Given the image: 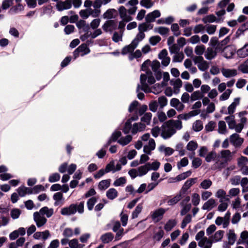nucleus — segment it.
Listing matches in <instances>:
<instances>
[{
  "label": "nucleus",
  "instance_id": "nucleus-1",
  "mask_svg": "<svg viewBox=\"0 0 248 248\" xmlns=\"http://www.w3.org/2000/svg\"><path fill=\"white\" fill-rule=\"evenodd\" d=\"M182 128V122L179 120H169L162 125L161 135L164 139H168L174 135L177 130Z\"/></svg>",
  "mask_w": 248,
  "mask_h": 248
},
{
  "label": "nucleus",
  "instance_id": "nucleus-2",
  "mask_svg": "<svg viewBox=\"0 0 248 248\" xmlns=\"http://www.w3.org/2000/svg\"><path fill=\"white\" fill-rule=\"evenodd\" d=\"M146 76L143 74H141L140 77V85L138 84L137 86V93L139 92L140 89L144 91L145 93H153L155 94H157L161 92L162 87L159 84H155L154 87L150 88L146 83Z\"/></svg>",
  "mask_w": 248,
  "mask_h": 248
},
{
  "label": "nucleus",
  "instance_id": "nucleus-3",
  "mask_svg": "<svg viewBox=\"0 0 248 248\" xmlns=\"http://www.w3.org/2000/svg\"><path fill=\"white\" fill-rule=\"evenodd\" d=\"M102 4L101 0H94L93 1V9H91L92 16L93 17H97L99 16L101 14L100 8Z\"/></svg>",
  "mask_w": 248,
  "mask_h": 248
},
{
  "label": "nucleus",
  "instance_id": "nucleus-4",
  "mask_svg": "<svg viewBox=\"0 0 248 248\" xmlns=\"http://www.w3.org/2000/svg\"><path fill=\"white\" fill-rule=\"evenodd\" d=\"M33 219L38 227L43 226L47 222V219L38 212H35L34 213Z\"/></svg>",
  "mask_w": 248,
  "mask_h": 248
},
{
  "label": "nucleus",
  "instance_id": "nucleus-5",
  "mask_svg": "<svg viewBox=\"0 0 248 248\" xmlns=\"http://www.w3.org/2000/svg\"><path fill=\"white\" fill-rule=\"evenodd\" d=\"M191 173V171L188 170L178 175L176 177H170L168 179V182L169 183H173L181 181L190 176Z\"/></svg>",
  "mask_w": 248,
  "mask_h": 248
},
{
  "label": "nucleus",
  "instance_id": "nucleus-6",
  "mask_svg": "<svg viewBox=\"0 0 248 248\" xmlns=\"http://www.w3.org/2000/svg\"><path fill=\"white\" fill-rule=\"evenodd\" d=\"M159 59L161 60V64L164 66H168L170 61V58L168 56L167 50L164 49L158 54Z\"/></svg>",
  "mask_w": 248,
  "mask_h": 248
},
{
  "label": "nucleus",
  "instance_id": "nucleus-7",
  "mask_svg": "<svg viewBox=\"0 0 248 248\" xmlns=\"http://www.w3.org/2000/svg\"><path fill=\"white\" fill-rule=\"evenodd\" d=\"M215 161V164L212 167V169L214 170H221L226 166L228 163L224 159H222L221 157H219V155H218Z\"/></svg>",
  "mask_w": 248,
  "mask_h": 248
},
{
  "label": "nucleus",
  "instance_id": "nucleus-8",
  "mask_svg": "<svg viewBox=\"0 0 248 248\" xmlns=\"http://www.w3.org/2000/svg\"><path fill=\"white\" fill-rule=\"evenodd\" d=\"M231 143L235 147H239L244 142L243 138L237 133L232 134L230 137Z\"/></svg>",
  "mask_w": 248,
  "mask_h": 248
},
{
  "label": "nucleus",
  "instance_id": "nucleus-9",
  "mask_svg": "<svg viewBox=\"0 0 248 248\" xmlns=\"http://www.w3.org/2000/svg\"><path fill=\"white\" fill-rule=\"evenodd\" d=\"M75 204H71L67 207H63L61 209V214L63 216H71L74 215L76 213V208Z\"/></svg>",
  "mask_w": 248,
  "mask_h": 248
},
{
  "label": "nucleus",
  "instance_id": "nucleus-10",
  "mask_svg": "<svg viewBox=\"0 0 248 248\" xmlns=\"http://www.w3.org/2000/svg\"><path fill=\"white\" fill-rule=\"evenodd\" d=\"M166 211V210L162 208H160L157 210H156L152 215V218L153 220L155 222L159 221L162 219L163 215Z\"/></svg>",
  "mask_w": 248,
  "mask_h": 248
},
{
  "label": "nucleus",
  "instance_id": "nucleus-11",
  "mask_svg": "<svg viewBox=\"0 0 248 248\" xmlns=\"http://www.w3.org/2000/svg\"><path fill=\"white\" fill-rule=\"evenodd\" d=\"M247 114V111H243L239 113V117L240 118V123L237 124V133H240L244 127V124L247 122V118L244 116Z\"/></svg>",
  "mask_w": 248,
  "mask_h": 248
},
{
  "label": "nucleus",
  "instance_id": "nucleus-12",
  "mask_svg": "<svg viewBox=\"0 0 248 248\" xmlns=\"http://www.w3.org/2000/svg\"><path fill=\"white\" fill-rule=\"evenodd\" d=\"M117 23L114 20H110L106 21L103 25L102 28L105 31L112 32L117 29Z\"/></svg>",
  "mask_w": 248,
  "mask_h": 248
},
{
  "label": "nucleus",
  "instance_id": "nucleus-13",
  "mask_svg": "<svg viewBox=\"0 0 248 248\" xmlns=\"http://www.w3.org/2000/svg\"><path fill=\"white\" fill-rule=\"evenodd\" d=\"M222 55L227 59H231L235 53L234 47L232 46L228 45L225 46L223 48Z\"/></svg>",
  "mask_w": 248,
  "mask_h": 248
},
{
  "label": "nucleus",
  "instance_id": "nucleus-14",
  "mask_svg": "<svg viewBox=\"0 0 248 248\" xmlns=\"http://www.w3.org/2000/svg\"><path fill=\"white\" fill-rule=\"evenodd\" d=\"M138 119V117L136 115L131 117L127 120L123 129V131L125 134H127L129 133L130 132H131V129L132 128L131 123L132 121H136Z\"/></svg>",
  "mask_w": 248,
  "mask_h": 248
},
{
  "label": "nucleus",
  "instance_id": "nucleus-15",
  "mask_svg": "<svg viewBox=\"0 0 248 248\" xmlns=\"http://www.w3.org/2000/svg\"><path fill=\"white\" fill-rule=\"evenodd\" d=\"M225 120L228 124L229 128L234 129L237 132V124L236 123L235 117L233 115H230L225 118Z\"/></svg>",
  "mask_w": 248,
  "mask_h": 248
},
{
  "label": "nucleus",
  "instance_id": "nucleus-16",
  "mask_svg": "<svg viewBox=\"0 0 248 248\" xmlns=\"http://www.w3.org/2000/svg\"><path fill=\"white\" fill-rule=\"evenodd\" d=\"M225 120L228 124L229 128L234 129L237 132V124L236 123L235 117L233 115H230L225 118Z\"/></svg>",
  "mask_w": 248,
  "mask_h": 248
},
{
  "label": "nucleus",
  "instance_id": "nucleus-17",
  "mask_svg": "<svg viewBox=\"0 0 248 248\" xmlns=\"http://www.w3.org/2000/svg\"><path fill=\"white\" fill-rule=\"evenodd\" d=\"M155 148V143L154 139L149 140L148 144L143 147V152L147 155H151L152 151L154 150Z\"/></svg>",
  "mask_w": 248,
  "mask_h": 248
},
{
  "label": "nucleus",
  "instance_id": "nucleus-18",
  "mask_svg": "<svg viewBox=\"0 0 248 248\" xmlns=\"http://www.w3.org/2000/svg\"><path fill=\"white\" fill-rule=\"evenodd\" d=\"M81 52L82 56L88 54L90 52V49L86 44H82L79 46L74 52V56L75 58L78 55V53Z\"/></svg>",
  "mask_w": 248,
  "mask_h": 248
},
{
  "label": "nucleus",
  "instance_id": "nucleus-19",
  "mask_svg": "<svg viewBox=\"0 0 248 248\" xmlns=\"http://www.w3.org/2000/svg\"><path fill=\"white\" fill-rule=\"evenodd\" d=\"M160 12L158 10H155L148 14L145 16V20L147 22H152L155 21L156 18L160 17Z\"/></svg>",
  "mask_w": 248,
  "mask_h": 248
},
{
  "label": "nucleus",
  "instance_id": "nucleus-20",
  "mask_svg": "<svg viewBox=\"0 0 248 248\" xmlns=\"http://www.w3.org/2000/svg\"><path fill=\"white\" fill-rule=\"evenodd\" d=\"M197 178H190L186 180L180 192L185 193L193 185L195 184L197 181Z\"/></svg>",
  "mask_w": 248,
  "mask_h": 248
},
{
  "label": "nucleus",
  "instance_id": "nucleus-21",
  "mask_svg": "<svg viewBox=\"0 0 248 248\" xmlns=\"http://www.w3.org/2000/svg\"><path fill=\"white\" fill-rule=\"evenodd\" d=\"M234 152H231L229 150H222L220 152L219 157L224 159L227 162L230 161L232 158Z\"/></svg>",
  "mask_w": 248,
  "mask_h": 248
},
{
  "label": "nucleus",
  "instance_id": "nucleus-22",
  "mask_svg": "<svg viewBox=\"0 0 248 248\" xmlns=\"http://www.w3.org/2000/svg\"><path fill=\"white\" fill-rule=\"evenodd\" d=\"M71 6L72 4L70 1H58L56 4V7L58 10L60 11H62L64 10L69 9L71 7Z\"/></svg>",
  "mask_w": 248,
  "mask_h": 248
},
{
  "label": "nucleus",
  "instance_id": "nucleus-23",
  "mask_svg": "<svg viewBox=\"0 0 248 248\" xmlns=\"http://www.w3.org/2000/svg\"><path fill=\"white\" fill-rule=\"evenodd\" d=\"M53 199L55 201L54 203L55 206L62 205L64 202V198L63 194L60 192L55 193L53 196Z\"/></svg>",
  "mask_w": 248,
  "mask_h": 248
},
{
  "label": "nucleus",
  "instance_id": "nucleus-24",
  "mask_svg": "<svg viewBox=\"0 0 248 248\" xmlns=\"http://www.w3.org/2000/svg\"><path fill=\"white\" fill-rule=\"evenodd\" d=\"M236 53L240 58H245L248 56V43H246L242 47L238 49Z\"/></svg>",
  "mask_w": 248,
  "mask_h": 248
},
{
  "label": "nucleus",
  "instance_id": "nucleus-25",
  "mask_svg": "<svg viewBox=\"0 0 248 248\" xmlns=\"http://www.w3.org/2000/svg\"><path fill=\"white\" fill-rule=\"evenodd\" d=\"M217 53L214 47H209L205 51L204 56L206 59L211 60L217 56Z\"/></svg>",
  "mask_w": 248,
  "mask_h": 248
},
{
  "label": "nucleus",
  "instance_id": "nucleus-26",
  "mask_svg": "<svg viewBox=\"0 0 248 248\" xmlns=\"http://www.w3.org/2000/svg\"><path fill=\"white\" fill-rule=\"evenodd\" d=\"M136 44L137 42L136 41H132L130 45L124 46L123 48L122 54L123 55H125L128 53H132L138 46Z\"/></svg>",
  "mask_w": 248,
  "mask_h": 248
},
{
  "label": "nucleus",
  "instance_id": "nucleus-27",
  "mask_svg": "<svg viewBox=\"0 0 248 248\" xmlns=\"http://www.w3.org/2000/svg\"><path fill=\"white\" fill-rule=\"evenodd\" d=\"M170 104L171 107L175 108L179 111H182L185 108L184 105L179 99L175 98L171 99Z\"/></svg>",
  "mask_w": 248,
  "mask_h": 248
},
{
  "label": "nucleus",
  "instance_id": "nucleus-28",
  "mask_svg": "<svg viewBox=\"0 0 248 248\" xmlns=\"http://www.w3.org/2000/svg\"><path fill=\"white\" fill-rule=\"evenodd\" d=\"M119 11L120 16L124 21L128 22L132 19V17L127 14V10L124 6H121L119 9Z\"/></svg>",
  "mask_w": 248,
  "mask_h": 248
},
{
  "label": "nucleus",
  "instance_id": "nucleus-29",
  "mask_svg": "<svg viewBox=\"0 0 248 248\" xmlns=\"http://www.w3.org/2000/svg\"><path fill=\"white\" fill-rule=\"evenodd\" d=\"M146 127V124L141 123H134L131 129V133L135 135L138 132L143 131Z\"/></svg>",
  "mask_w": 248,
  "mask_h": 248
},
{
  "label": "nucleus",
  "instance_id": "nucleus-30",
  "mask_svg": "<svg viewBox=\"0 0 248 248\" xmlns=\"http://www.w3.org/2000/svg\"><path fill=\"white\" fill-rule=\"evenodd\" d=\"M216 206V202L215 199L211 198L206 201L202 205V209L210 211Z\"/></svg>",
  "mask_w": 248,
  "mask_h": 248
},
{
  "label": "nucleus",
  "instance_id": "nucleus-31",
  "mask_svg": "<svg viewBox=\"0 0 248 248\" xmlns=\"http://www.w3.org/2000/svg\"><path fill=\"white\" fill-rule=\"evenodd\" d=\"M120 228V223L119 221L115 222L113 225V231L115 232H117L116 235V238L117 240H119V237H121L123 234L124 229Z\"/></svg>",
  "mask_w": 248,
  "mask_h": 248
},
{
  "label": "nucleus",
  "instance_id": "nucleus-32",
  "mask_svg": "<svg viewBox=\"0 0 248 248\" xmlns=\"http://www.w3.org/2000/svg\"><path fill=\"white\" fill-rule=\"evenodd\" d=\"M170 84L173 86V92L175 94L179 93L180 88L182 86V81L180 78H177L174 80H171Z\"/></svg>",
  "mask_w": 248,
  "mask_h": 248
},
{
  "label": "nucleus",
  "instance_id": "nucleus-33",
  "mask_svg": "<svg viewBox=\"0 0 248 248\" xmlns=\"http://www.w3.org/2000/svg\"><path fill=\"white\" fill-rule=\"evenodd\" d=\"M42 216H44L45 215L47 217H50L54 214V209L53 208H49L47 206H45L41 208L39 212Z\"/></svg>",
  "mask_w": 248,
  "mask_h": 248
},
{
  "label": "nucleus",
  "instance_id": "nucleus-34",
  "mask_svg": "<svg viewBox=\"0 0 248 248\" xmlns=\"http://www.w3.org/2000/svg\"><path fill=\"white\" fill-rule=\"evenodd\" d=\"M240 98H235L233 102L228 107V112L225 114H228L230 115H232V114L234 112L236 107L239 104Z\"/></svg>",
  "mask_w": 248,
  "mask_h": 248
},
{
  "label": "nucleus",
  "instance_id": "nucleus-35",
  "mask_svg": "<svg viewBox=\"0 0 248 248\" xmlns=\"http://www.w3.org/2000/svg\"><path fill=\"white\" fill-rule=\"evenodd\" d=\"M212 242L207 237H204L199 241L198 246L201 248H211Z\"/></svg>",
  "mask_w": 248,
  "mask_h": 248
},
{
  "label": "nucleus",
  "instance_id": "nucleus-36",
  "mask_svg": "<svg viewBox=\"0 0 248 248\" xmlns=\"http://www.w3.org/2000/svg\"><path fill=\"white\" fill-rule=\"evenodd\" d=\"M158 150L161 153H163L166 156H170L172 155L174 150L169 147H166L163 145H160L158 148Z\"/></svg>",
  "mask_w": 248,
  "mask_h": 248
},
{
  "label": "nucleus",
  "instance_id": "nucleus-37",
  "mask_svg": "<svg viewBox=\"0 0 248 248\" xmlns=\"http://www.w3.org/2000/svg\"><path fill=\"white\" fill-rule=\"evenodd\" d=\"M221 72L226 78L234 77L237 75V71L235 69H222Z\"/></svg>",
  "mask_w": 248,
  "mask_h": 248
},
{
  "label": "nucleus",
  "instance_id": "nucleus-38",
  "mask_svg": "<svg viewBox=\"0 0 248 248\" xmlns=\"http://www.w3.org/2000/svg\"><path fill=\"white\" fill-rule=\"evenodd\" d=\"M153 28V25L151 24L150 22L146 21L145 23H143L139 24L138 29L139 31L142 32L146 31L148 30L152 29Z\"/></svg>",
  "mask_w": 248,
  "mask_h": 248
},
{
  "label": "nucleus",
  "instance_id": "nucleus-39",
  "mask_svg": "<svg viewBox=\"0 0 248 248\" xmlns=\"http://www.w3.org/2000/svg\"><path fill=\"white\" fill-rule=\"evenodd\" d=\"M111 180L106 179L101 181L98 185V188L100 190H104L107 189L110 185Z\"/></svg>",
  "mask_w": 248,
  "mask_h": 248
},
{
  "label": "nucleus",
  "instance_id": "nucleus-40",
  "mask_svg": "<svg viewBox=\"0 0 248 248\" xmlns=\"http://www.w3.org/2000/svg\"><path fill=\"white\" fill-rule=\"evenodd\" d=\"M132 140V137L130 135H128L125 137H121L119 140H117V142L120 144L124 146L127 145L129 143H130Z\"/></svg>",
  "mask_w": 248,
  "mask_h": 248
},
{
  "label": "nucleus",
  "instance_id": "nucleus-41",
  "mask_svg": "<svg viewBox=\"0 0 248 248\" xmlns=\"http://www.w3.org/2000/svg\"><path fill=\"white\" fill-rule=\"evenodd\" d=\"M198 147V145L197 142L191 140L186 145V149L187 150L189 151H191L193 152L192 156L195 155L194 151L197 149Z\"/></svg>",
  "mask_w": 248,
  "mask_h": 248
},
{
  "label": "nucleus",
  "instance_id": "nucleus-42",
  "mask_svg": "<svg viewBox=\"0 0 248 248\" xmlns=\"http://www.w3.org/2000/svg\"><path fill=\"white\" fill-rule=\"evenodd\" d=\"M106 196L108 199L112 200L118 196V192L115 188H111L107 191Z\"/></svg>",
  "mask_w": 248,
  "mask_h": 248
},
{
  "label": "nucleus",
  "instance_id": "nucleus-43",
  "mask_svg": "<svg viewBox=\"0 0 248 248\" xmlns=\"http://www.w3.org/2000/svg\"><path fill=\"white\" fill-rule=\"evenodd\" d=\"M137 170L138 172L139 176L142 177L147 173V172L149 171V169L148 168L147 164H145L144 165L139 167L137 169Z\"/></svg>",
  "mask_w": 248,
  "mask_h": 248
},
{
  "label": "nucleus",
  "instance_id": "nucleus-44",
  "mask_svg": "<svg viewBox=\"0 0 248 248\" xmlns=\"http://www.w3.org/2000/svg\"><path fill=\"white\" fill-rule=\"evenodd\" d=\"M100 239L103 243H108L113 240V235L110 232L106 233L101 236Z\"/></svg>",
  "mask_w": 248,
  "mask_h": 248
},
{
  "label": "nucleus",
  "instance_id": "nucleus-45",
  "mask_svg": "<svg viewBox=\"0 0 248 248\" xmlns=\"http://www.w3.org/2000/svg\"><path fill=\"white\" fill-rule=\"evenodd\" d=\"M212 182L209 179H204L200 184L199 187L203 189H209L212 185Z\"/></svg>",
  "mask_w": 248,
  "mask_h": 248
},
{
  "label": "nucleus",
  "instance_id": "nucleus-46",
  "mask_svg": "<svg viewBox=\"0 0 248 248\" xmlns=\"http://www.w3.org/2000/svg\"><path fill=\"white\" fill-rule=\"evenodd\" d=\"M17 191L19 195L21 197H23L27 194H31V188L25 186L19 187Z\"/></svg>",
  "mask_w": 248,
  "mask_h": 248
},
{
  "label": "nucleus",
  "instance_id": "nucleus-47",
  "mask_svg": "<svg viewBox=\"0 0 248 248\" xmlns=\"http://www.w3.org/2000/svg\"><path fill=\"white\" fill-rule=\"evenodd\" d=\"M217 155L215 151H212L208 153L205 156V161L207 162H210L213 160H216Z\"/></svg>",
  "mask_w": 248,
  "mask_h": 248
},
{
  "label": "nucleus",
  "instance_id": "nucleus-48",
  "mask_svg": "<svg viewBox=\"0 0 248 248\" xmlns=\"http://www.w3.org/2000/svg\"><path fill=\"white\" fill-rule=\"evenodd\" d=\"M176 225V221L174 219H170L165 224L164 229L169 232Z\"/></svg>",
  "mask_w": 248,
  "mask_h": 248
},
{
  "label": "nucleus",
  "instance_id": "nucleus-49",
  "mask_svg": "<svg viewBox=\"0 0 248 248\" xmlns=\"http://www.w3.org/2000/svg\"><path fill=\"white\" fill-rule=\"evenodd\" d=\"M182 198V193L177 194L173 198H171L168 201V204L169 205H173L177 203Z\"/></svg>",
  "mask_w": 248,
  "mask_h": 248
},
{
  "label": "nucleus",
  "instance_id": "nucleus-50",
  "mask_svg": "<svg viewBox=\"0 0 248 248\" xmlns=\"http://www.w3.org/2000/svg\"><path fill=\"white\" fill-rule=\"evenodd\" d=\"M240 238L242 241L241 243L245 244L246 248H248V232L246 231L242 232Z\"/></svg>",
  "mask_w": 248,
  "mask_h": 248
},
{
  "label": "nucleus",
  "instance_id": "nucleus-51",
  "mask_svg": "<svg viewBox=\"0 0 248 248\" xmlns=\"http://www.w3.org/2000/svg\"><path fill=\"white\" fill-rule=\"evenodd\" d=\"M146 164L149 169V170H153L156 171L159 169L160 166V163L156 160L152 163H147Z\"/></svg>",
  "mask_w": 248,
  "mask_h": 248
},
{
  "label": "nucleus",
  "instance_id": "nucleus-52",
  "mask_svg": "<svg viewBox=\"0 0 248 248\" xmlns=\"http://www.w3.org/2000/svg\"><path fill=\"white\" fill-rule=\"evenodd\" d=\"M226 193L222 189H218L215 194V196L222 200H227L229 201V199L225 197Z\"/></svg>",
  "mask_w": 248,
  "mask_h": 248
},
{
  "label": "nucleus",
  "instance_id": "nucleus-53",
  "mask_svg": "<svg viewBox=\"0 0 248 248\" xmlns=\"http://www.w3.org/2000/svg\"><path fill=\"white\" fill-rule=\"evenodd\" d=\"M224 233V231L221 230L216 232L213 236V241L214 242H218L220 241L223 236Z\"/></svg>",
  "mask_w": 248,
  "mask_h": 248
},
{
  "label": "nucleus",
  "instance_id": "nucleus-54",
  "mask_svg": "<svg viewBox=\"0 0 248 248\" xmlns=\"http://www.w3.org/2000/svg\"><path fill=\"white\" fill-rule=\"evenodd\" d=\"M97 202V198L95 197H93L91 198H90L87 202V205L88 209L89 211H91L93 209V206L95 204V203Z\"/></svg>",
  "mask_w": 248,
  "mask_h": 248
},
{
  "label": "nucleus",
  "instance_id": "nucleus-55",
  "mask_svg": "<svg viewBox=\"0 0 248 248\" xmlns=\"http://www.w3.org/2000/svg\"><path fill=\"white\" fill-rule=\"evenodd\" d=\"M194 51L197 55L201 56L205 52V46L203 45H197L195 47Z\"/></svg>",
  "mask_w": 248,
  "mask_h": 248
},
{
  "label": "nucleus",
  "instance_id": "nucleus-56",
  "mask_svg": "<svg viewBox=\"0 0 248 248\" xmlns=\"http://www.w3.org/2000/svg\"><path fill=\"white\" fill-rule=\"evenodd\" d=\"M225 201H228L227 200H219V202L220 203L217 207V210L219 212H224L228 208V204L227 202H225Z\"/></svg>",
  "mask_w": 248,
  "mask_h": 248
},
{
  "label": "nucleus",
  "instance_id": "nucleus-57",
  "mask_svg": "<svg viewBox=\"0 0 248 248\" xmlns=\"http://www.w3.org/2000/svg\"><path fill=\"white\" fill-rule=\"evenodd\" d=\"M116 11L114 9L108 10L103 15L104 18L111 19L114 17V14Z\"/></svg>",
  "mask_w": 248,
  "mask_h": 248
},
{
  "label": "nucleus",
  "instance_id": "nucleus-58",
  "mask_svg": "<svg viewBox=\"0 0 248 248\" xmlns=\"http://www.w3.org/2000/svg\"><path fill=\"white\" fill-rule=\"evenodd\" d=\"M231 213L229 211H227L225 214V216L223 217V228H226L229 225L230 221Z\"/></svg>",
  "mask_w": 248,
  "mask_h": 248
},
{
  "label": "nucleus",
  "instance_id": "nucleus-59",
  "mask_svg": "<svg viewBox=\"0 0 248 248\" xmlns=\"http://www.w3.org/2000/svg\"><path fill=\"white\" fill-rule=\"evenodd\" d=\"M154 31L155 32H157L161 35H166L169 31V29L166 27H159L157 28H155L154 29Z\"/></svg>",
  "mask_w": 248,
  "mask_h": 248
},
{
  "label": "nucleus",
  "instance_id": "nucleus-60",
  "mask_svg": "<svg viewBox=\"0 0 248 248\" xmlns=\"http://www.w3.org/2000/svg\"><path fill=\"white\" fill-rule=\"evenodd\" d=\"M80 16L83 19H87L89 16H92L91 9L81 10L79 12Z\"/></svg>",
  "mask_w": 248,
  "mask_h": 248
},
{
  "label": "nucleus",
  "instance_id": "nucleus-61",
  "mask_svg": "<svg viewBox=\"0 0 248 248\" xmlns=\"http://www.w3.org/2000/svg\"><path fill=\"white\" fill-rule=\"evenodd\" d=\"M192 127L195 131H201L203 128L202 122L200 120L196 121L193 123Z\"/></svg>",
  "mask_w": 248,
  "mask_h": 248
},
{
  "label": "nucleus",
  "instance_id": "nucleus-62",
  "mask_svg": "<svg viewBox=\"0 0 248 248\" xmlns=\"http://www.w3.org/2000/svg\"><path fill=\"white\" fill-rule=\"evenodd\" d=\"M140 4L146 9H149L153 6L154 3L151 0H141Z\"/></svg>",
  "mask_w": 248,
  "mask_h": 248
},
{
  "label": "nucleus",
  "instance_id": "nucleus-63",
  "mask_svg": "<svg viewBox=\"0 0 248 248\" xmlns=\"http://www.w3.org/2000/svg\"><path fill=\"white\" fill-rule=\"evenodd\" d=\"M152 114L150 112L146 113L141 118V121L144 122L146 124H149L150 123Z\"/></svg>",
  "mask_w": 248,
  "mask_h": 248
},
{
  "label": "nucleus",
  "instance_id": "nucleus-64",
  "mask_svg": "<svg viewBox=\"0 0 248 248\" xmlns=\"http://www.w3.org/2000/svg\"><path fill=\"white\" fill-rule=\"evenodd\" d=\"M238 70L243 73L248 74V62L247 60L239 66Z\"/></svg>",
  "mask_w": 248,
  "mask_h": 248
}]
</instances>
